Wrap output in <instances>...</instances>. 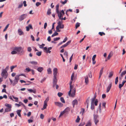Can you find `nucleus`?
Instances as JSON below:
<instances>
[{
	"label": "nucleus",
	"instance_id": "50",
	"mask_svg": "<svg viewBox=\"0 0 126 126\" xmlns=\"http://www.w3.org/2000/svg\"><path fill=\"white\" fill-rule=\"evenodd\" d=\"M23 5V3H21V4L19 5L18 6V8H21L22 7Z\"/></svg>",
	"mask_w": 126,
	"mask_h": 126
},
{
	"label": "nucleus",
	"instance_id": "47",
	"mask_svg": "<svg viewBox=\"0 0 126 126\" xmlns=\"http://www.w3.org/2000/svg\"><path fill=\"white\" fill-rule=\"evenodd\" d=\"M60 39V37H57L56 38H54V40L55 41H57L58 40Z\"/></svg>",
	"mask_w": 126,
	"mask_h": 126
},
{
	"label": "nucleus",
	"instance_id": "6",
	"mask_svg": "<svg viewBox=\"0 0 126 126\" xmlns=\"http://www.w3.org/2000/svg\"><path fill=\"white\" fill-rule=\"evenodd\" d=\"M19 75H16L15 77V79L14 80V83H13V85L14 86L16 84L19 79Z\"/></svg>",
	"mask_w": 126,
	"mask_h": 126
},
{
	"label": "nucleus",
	"instance_id": "56",
	"mask_svg": "<svg viewBox=\"0 0 126 126\" xmlns=\"http://www.w3.org/2000/svg\"><path fill=\"white\" fill-rule=\"evenodd\" d=\"M41 3L39 2H37L36 3V5L37 6H39L41 5Z\"/></svg>",
	"mask_w": 126,
	"mask_h": 126
},
{
	"label": "nucleus",
	"instance_id": "29",
	"mask_svg": "<svg viewBox=\"0 0 126 126\" xmlns=\"http://www.w3.org/2000/svg\"><path fill=\"white\" fill-rule=\"evenodd\" d=\"M91 125L92 123L90 121H89L87 123L86 126H91Z\"/></svg>",
	"mask_w": 126,
	"mask_h": 126
},
{
	"label": "nucleus",
	"instance_id": "17",
	"mask_svg": "<svg viewBox=\"0 0 126 126\" xmlns=\"http://www.w3.org/2000/svg\"><path fill=\"white\" fill-rule=\"evenodd\" d=\"M18 32L19 34L20 35H23L24 34V32L22 31L20 29H19L18 30Z\"/></svg>",
	"mask_w": 126,
	"mask_h": 126
},
{
	"label": "nucleus",
	"instance_id": "4",
	"mask_svg": "<svg viewBox=\"0 0 126 126\" xmlns=\"http://www.w3.org/2000/svg\"><path fill=\"white\" fill-rule=\"evenodd\" d=\"M1 76L5 79H6L8 76L7 71L4 70H3L1 73Z\"/></svg>",
	"mask_w": 126,
	"mask_h": 126
},
{
	"label": "nucleus",
	"instance_id": "42",
	"mask_svg": "<svg viewBox=\"0 0 126 126\" xmlns=\"http://www.w3.org/2000/svg\"><path fill=\"white\" fill-rule=\"evenodd\" d=\"M12 97L14 99H15V102H18V98L15 97L13 95L12 96Z\"/></svg>",
	"mask_w": 126,
	"mask_h": 126
},
{
	"label": "nucleus",
	"instance_id": "55",
	"mask_svg": "<svg viewBox=\"0 0 126 126\" xmlns=\"http://www.w3.org/2000/svg\"><path fill=\"white\" fill-rule=\"evenodd\" d=\"M27 50L29 52H31L32 50L31 48L30 47H28L27 48Z\"/></svg>",
	"mask_w": 126,
	"mask_h": 126
},
{
	"label": "nucleus",
	"instance_id": "38",
	"mask_svg": "<svg viewBox=\"0 0 126 126\" xmlns=\"http://www.w3.org/2000/svg\"><path fill=\"white\" fill-rule=\"evenodd\" d=\"M57 26L60 29H63L64 27V26L63 24H61L60 26Z\"/></svg>",
	"mask_w": 126,
	"mask_h": 126
},
{
	"label": "nucleus",
	"instance_id": "7",
	"mask_svg": "<svg viewBox=\"0 0 126 126\" xmlns=\"http://www.w3.org/2000/svg\"><path fill=\"white\" fill-rule=\"evenodd\" d=\"M27 15L26 14H24L20 16L19 18V20L20 21L23 20L27 17Z\"/></svg>",
	"mask_w": 126,
	"mask_h": 126
},
{
	"label": "nucleus",
	"instance_id": "3",
	"mask_svg": "<svg viewBox=\"0 0 126 126\" xmlns=\"http://www.w3.org/2000/svg\"><path fill=\"white\" fill-rule=\"evenodd\" d=\"M15 50L17 51V53L19 54H23L24 52L23 48L21 47H15Z\"/></svg>",
	"mask_w": 126,
	"mask_h": 126
},
{
	"label": "nucleus",
	"instance_id": "16",
	"mask_svg": "<svg viewBox=\"0 0 126 126\" xmlns=\"http://www.w3.org/2000/svg\"><path fill=\"white\" fill-rule=\"evenodd\" d=\"M78 104V101L77 99H75L72 102V104L73 105V107H74L75 105H77Z\"/></svg>",
	"mask_w": 126,
	"mask_h": 126
},
{
	"label": "nucleus",
	"instance_id": "33",
	"mask_svg": "<svg viewBox=\"0 0 126 126\" xmlns=\"http://www.w3.org/2000/svg\"><path fill=\"white\" fill-rule=\"evenodd\" d=\"M80 23L79 22H77L75 25V28L76 29H77L78 27H79L80 26Z\"/></svg>",
	"mask_w": 126,
	"mask_h": 126
},
{
	"label": "nucleus",
	"instance_id": "10",
	"mask_svg": "<svg viewBox=\"0 0 126 126\" xmlns=\"http://www.w3.org/2000/svg\"><path fill=\"white\" fill-rule=\"evenodd\" d=\"M96 96H95L94 98H93L92 100L91 105V109L93 110L94 108V106L93 104V102L96 99Z\"/></svg>",
	"mask_w": 126,
	"mask_h": 126
},
{
	"label": "nucleus",
	"instance_id": "24",
	"mask_svg": "<svg viewBox=\"0 0 126 126\" xmlns=\"http://www.w3.org/2000/svg\"><path fill=\"white\" fill-rule=\"evenodd\" d=\"M11 110V108H6L5 109V112H7L10 111Z\"/></svg>",
	"mask_w": 126,
	"mask_h": 126
},
{
	"label": "nucleus",
	"instance_id": "60",
	"mask_svg": "<svg viewBox=\"0 0 126 126\" xmlns=\"http://www.w3.org/2000/svg\"><path fill=\"white\" fill-rule=\"evenodd\" d=\"M45 46V44H42L41 45H40V48H44L43 47H44Z\"/></svg>",
	"mask_w": 126,
	"mask_h": 126
},
{
	"label": "nucleus",
	"instance_id": "41",
	"mask_svg": "<svg viewBox=\"0 0 126 126\" xmlns=\"http://www.w3.org/2000/svg\"><path fill=\"white\" fill-rule=\"evenodd\" d=\"M25 70L26 71V72H28L31 71V69L29 68H26Z\"/></svg>",
	"mask_w": 126,
	"mask_h": 126
},
{
	"label": "nucleus",
	"instance_id": "32",
	"mask_svg": "<svg viewBox=\"0 0 126 126\" xmlns=\"http://www.w3.org/2000/svg\"><path fill=\"white\" fill-rule=\"evenodd\" d=\"M118 77H117L115 78V84L116 85L117 84L118 82Z\"/></svg>",
	"mask_w": 126,
	"mask_h": 126
},
{
	"label": "nucleus",
	"instance_id": "25",
	"mask_svg": "<svg viewBox=\"0 0 126 126\" xmlns=\"http://www.w3.org/2000/svg\"><path fill=\"white\" fill-rule=\"evenodd\" d=\"M11 53L12 54H17V51L15 50V47L14 48L13 50L11 52Z\"/></svg>",
	"mask_w": 126,
	"mask_h": 126
},
{
	"label": "nucleus",
	"instance_id": "36",
	"mask_svg": "<svg viewBox=\"0 0 126 126\" xmlns=\"http://www.w3.org/2000/svg\"><path fill=\"white\" fill-rule=\"evenodd\" d=\"M60 100L63 103H65V101L63 97H61L60 98Z\"/></svg>",
	"mask_w": 126,
	"mask_h": 126
},
{
	"label": "nucleus",
	"instance_id": "18",
	"mask_svg": "<svg viewBox=\"0 0 126 126\" xmlns=\"http://www.w3.org/2000/svg\"><path fill=\"white\" fill-rule=\"evenodd\" d=\"M112 83H110L107 89V91L106 92L107 93L109 91H110V89L111 87L112 86Z\"/></svg>",
	"mask_w": 126,
	"mask_h": 126
},
{
	"label": "nucleus",
	"instance_id": "26",
	"mask_svg": "<svg viewBox=\"0 0 126 126\" xmlns=\"http://www.w3.org/2000/svg\"><path fill=\"white\" fill-rule=\"evenodd\" d=\"M47 73L48 74H51L52 73V71L51 69L50 68H48L47 70Z\"/></svg>",
	"mask_w": 126,
	"mask_h": 126
},
{
	"label": "nucleus",
	"instance_id": "54",
	"mask_svg": "<svg viewBox=\"0 0 126 126\" xmlns=\"http://www.w3.org/2000/svg\"><path fill=\"white\" fill-rule=\"evenodd\" d=\"M65 113V112L64 111H63L60 114L59 116V117H60L62 116Z\"/></svg>",
	"mask_w": 126,
	"mask_h": 126
},
{
	"label": "nucleus",
	"instance_id": "58",
	"mask_svg": "<svg viewBox=\"0 0 126 126\" xmlns=\"http://www.w3.org/2000/svg\"><path fill=\"white\" fill-rule=\"evenodd\" d=\"M44 115L42 114H41L40 115V118L42 119H43L44 118Z\"/></svg>",
	"mask_w": 126,
	"mask_h": 126
},
{
	"label": "nucleus",
	"instance_id": "9",
	"mask_svg": "<svg viewBox=\"0 0 126 126\" xmlns=\"http://www.w3.org/2000/svg\"><path fill=\"white\" fill-rule=\"evenodd\" d=\"M98 117V116L97 115H94V122L96 125H97V123L99 122V120L97 119Z\"/></svg>",
	"mask_w": 126,
	"mask_h": 126
},
{
	"label": "nucleus",
	"instance_id": "48",
	"mask_svg": "<svg viewBox=\"0 0 126 126\" xmlns=\"http://www.w3.org/2000/svg\"><path fill=\"white\" fill-rule=\"evenodd\" d=\"M9 25V24H8L6 26V27H5V28H4V30H3V31L4 32L7 29Z\"/></svg>",
	"mask_w": 126,
	"mask_h": 126
},
{
	"label": "nucleus",
	"instance_id": "30",
	"mask_svg": "<svg viewBox=\"0 0 126 126\" xmlns=\"http://www.w3.org/2000/svg\"><path fill=\"white\" fill-rule=\"evenodd\" d=\"M5 106L7 107V108H12V106L11 105L7 103L6 104H5Z\"/></svg>",
	"mask_w": 126,
	"mask_h": 126
},
{
	"label": "nucleus",
	"instance_id": "39",
	"mask_svg": "<svg viewBox=\"0 0 126 126\" xmlns=\"http://www.w3.org/2000/svg\"><path fill=\"white\" fill-rule=\"evenodd\" d=\"M42 52L41 51L37 52L36 53V54L38 56H40L41 55Z\"/></svg>",
	"mask_w": 126,
	"mask_h": 126
},
{
	"label": "nucleus",
	"instance_id": "51",
	"mask_svg": "<svg viewBox=\"0 0 126 126\" xmlns=\"http://www.w3.org/2000/svg\"><path fill=\"white\" fill-rule=\"evenodd\" d=\"M95 101L94 102V105L95 106H97V103L98 102V101L97 99H95Z\"/></svg>",
	"mask_w": 126,
	"mask_h": 126
},
{
	"label": "nucleus",
	"instance_id": "59",
	"mask_svg": "<svg viewBox=\"0 0 126 126\" xmlns=\"http://www.w3.org/2000/svg\"><path fill=\"white\" fill-rule=\"evenodd\" d=\"M96 55H94L93 56L92 59L93 61H94L95 60V58L96 57Z\"/></svg>",
	"mask_w": 126,
	"mask_h": 126
},
{
	"label": "nucleus",
	"instance_id": "14",
	"mask_svg": "<svg viewBox=\"0 0 126 126\" xmlns=\"http://www.w3.org/2000/svg\"><path fill=\"white\" fill-rule=\"evenodd\" d=\"M71 41L69 40L66 43L62 46L61 47V48L65 47L68 45L71 42Z\"/></svg>",
	"mask_w": 126,
	"mask_h": 126
},
{
	"label": "nucleus",
	"instance_id": "11",
	"mask_svg": "<svg viewBox=\"0 0 126 126\" xmlns=\"http://www.w3.org/2000/svg\"><path fill=\"white\" fill-rule=\"evenodd\" d=\"M126 74V70L124 71L121 74L119 77V79L121 80L122 79L123 77Z\"/></svg>",
	"mask_w": 126,
	"mask_h": 126
},
{
	"label": "nucleus",
	"instance_id": "34",
	"mask_svg": "<svg viewBox=\"0 0 126 126\" xmlns=\"http://www.w3.org/2000/svg\"><path fill=\"white\" fill-rule=\"evenodd\" d=\"M58 33L57 32H55L51 36L52 37H53L54 36H55L56 35H58Z\"/></svg>",
	"mask_w": 126,
	"mask_h": 126
},
{
	"label": "nucleus",
	"instance_id": "44",
	"mask_svg": "<svg viewBox=\"0 0 126 126\" xmlns=\"http://www.w3.org/2000/svg\"><path fill=\"white\" fill-rule=\"evenodd\" d=\"M68 0H65L64 1H61V2L63 4H64L66 3Z\"/></svg>",
	"mask_w": 126,
	"mask_h": 126
},
{
	"label": "nucleus",
	"instance_id": "52",
	"mask_svg": "<svg viewBox=\"0 0 126 126\" xmlns=\"http://www.w3.org/2000/svg\"><path fill=\"white\" fill-rule=\"evenodd\" d=\"M74 76V73H73L71 77V80H73V78Z\"/></svg>",
	"mask_w": 126,
	"mask_h": 126
},
{
	"label": "nucleus",
	"instance_id": "40",
	"mask_svg": "<svg viewBox=\"0 0 126 126\" xmlns=\"http://www.w3.org/2000/svg\"><path fill=\"white\" fill-rule=\"evenodd\" d=\"M113 75V73L112 72H111L109 73V78H111Z\"/></svg>",
	"mask_w": 126,
	"mask_h": 126
},
{
	"label": "nucleus",
	"instance_id": "22",
	"mask_svg": "<svg viewBox=\"0 0 126 126\" xmlns=\"http://www.w3.org/2000/svg\"><path fill=\"white\" fill-rule=\"evenodd\" d=\"M43 69V68L41 67H38L37 69V71L40 72H42Z\"/></svg>",
	"mask_w": 126,
	"mask_h": 126
},
{
	"label": "nucleus",
	"instance_id": "21",
	"mask_svg": "<svg viewBox=\"0 0 126 126\" xmlns=\"http://www.w3.org/2000/svg\"><path fill=\"white\" fill-rule=\"evenodd\" d=\"M29 63L34 65H36L38 63L37 62L34 61H30L29 62Z\"/></svg>",
	"mask_w": 126,
	"mask_h": 126
},
{
	"label": "nucleus",
	"instance_id": "27",
	"mask_svg": "<svg viewBox=\"0 0 126 126\" xmlns=\"http://www.w3.org/2000/svg\"><path fill=\"white\" fill-rule=\"evenodd\" d=\"M70 109L68 107L66 108L65 110H63L65 112H65H67L70 111Z\"/></svg>",
	"mask_w": 126,
	"mask_h": 126
},
{
	"label": "nucleus",
	"instance_id": "57",
	"mask_svg": "<svg viewBox=\"0 0 126 126\" xmlns=\"http://www.w3.org/2000/svg\"><path fill=\"white\" fill-rule=\"evenodd\" d=\"M47 106V103H44V106L43 107H44L45 109H46Z\"/></svg>",
	"mask_w": 126,
	"mask_h": 126
},
{
	"label": "nucleus",
	"instance_id": "46",
	"mask_svg": "<svg viewBox=\"0 0 126 126\" xmlns=\"http://www.w3.org/2000/svg\"><path fill=\"white\" fill-rule=\"evenodd\" d=\"M50 11V9H48L47 11V14L48 15H49L51 14V13Z\"/></svg>",
	"mask_w": 126,
	"mask_h": 126
},
{
	"label": "nucleus",
	"instance_id": "62",
	"mask_svg": "<svg viewBox=\"0 0 126 126\" xmlns=\"http://www.w3.org/2000/svg\"><path fill=\"white\" fill-rule=\"evenodd\" d=\"M67 39V37H66L64 39V40L63 41V43H64L65 42Z\"/></svg>",
	"mask_w": 126,
	"mask_h": 126
},
{
	"label": "nucleus",
	"instance_id": "43",
	"mask_svg": "<svg viewBox=\"0 0 126 126\" xmlns=\"http://www.w3.org/2000/svg\"><path fill=\"white\" fill-rule=\"evenodd\" d=\"M98 34L101 36H102L103 35H105V33L103 32H99Z\"/></svg>",
	"mask_w": 126,
	"mask_h": 126
},
{
	"label": "nucleus",
	"instance_id": "28",
	"mask_svg": "<svg viewBox=\"0 0 126 126\" xmlns=\"http://www.w3.org/2000/svg\"><path fill=\"white\" fill-rule=\"evenodd\" d=\"M28 91L30 92H33L35 94L36 92V91L35 90H33L32 89H28Z\"/></svg>",
	"mask_w": 126,
	"mask_h": 126
},
{
	"label": "nucleus",
	"instance_id": "2",
	"mask_svg": "<svg viewBox=\"0 0 126 126\" xmlns=\"http://www.w3.org/2000/svg\"><path fill=\"white\" fill-rule=\"evenodd\" d=\"M59 4H57L56 6V13L58 14V16L59 19L61 20H66V17H64V18H62V17L63 16V15L65 13L64 11L63 10H62L61 11L59 12Z\"/></svg>",
	"mask_w": 126,
	"mask_h": 126
},
{
	"label": "nucleus",
	"instance_id": "12",
	"mask_svg": "<svg viewBox=\"0 0 126 126\" xmlns=\"http://www.w3.org/2000/svg\"><path fill=\"white\" fill-rule=\"evenodd\" d=\"M55 104L59 107H61L63 106V104L60 102H54Z\"/></svg>",
	"mask_w": 126,
	"mask_h": 126
},
{
	"label": "nucleus",
	"instance_id": "23",
	"mask_svg": "<svg viewBox=\"0 0 126 126\" xmlns=\"http://www.w3.org/2000/svg\"><path fill=\"white\" fill-rule=\"evenodd\" d=\"M21 110H17L16 111V112L17 114H18V116L20 117H21V115L20 114V112H21Z\"/></svg>",
	"mask_w": 126,
	"mask_h": 126
},
{
	"label": "nucleus",
	"instance_id": "64",
	"mask_svg": "<svg viewBox=\"0 0 126 126\" xmlns=\"http://www.w3.org/2000/svg\"><path fill=\"white\" fill-rule=\"evenodd\" d=\"M106 97V95L105 94H103L102 95V97L103 98H105Z\"/></svg>",
	"mask_w": 126,
	"mask_h": 126
},
{
	"label": "nucleus",
	"instance_id": "45",
	"mask_svg": "<svg viewBox=\"0 0 126 126\" xmlns=\"http://www.w3.org/2000/svg\"><path fill=\"white\" fill-rule=\"evenodd\" d=\"M49 100V98L48 97H47L46 98L45 100L44 101V103H47V102Z\"/></svg>",
	"mask_w": 126,
	"mask_h": 126
},
{
	"label": "nucleus",
	"instance_id": "61",
	"mask_svg": "<svg viewBox=\"0 0 126 126\" xmlns=\"http://www.w3.org/2000/svg\"><path fill=\"white\" fill-rule=\"evenodd\" d=\"M123 85L121 84H119V89H121L122 87L123 86Z\"/></svg>",
	"mask_w": 126,
	"mask_h": 126
},
{
	"label": "nucleus",
	"instance_id": "1",
	"mask_svg": "<svg viewBox=\"0 0 126 126\" xmlns=\"http://www.w3.org/2000/svg\"><path fill=\"white\" fill-rule=\"evenodd\" d=\"M73 80H71L70 82V90L68 92V94L69 96L74 97L75 96L76 92V89L74 86L72 85V81Z\"/></svg>",
	"mask_w": 126,
	"mask_h": 126
},
{
	"label": "nucleus",
	"instance_id": "35",
	"mask_svg": "<svg viewBox=\"0 0 126 126\" xmlns=\"http://www.w3.org/2000/svg\"><path fill=\"white\" fill-rule=\"evenodd\" d=\"M103 69H104L103 67H102L101 68V69L100 71V72H99V74H100V75H102V74L103 72Z\"/></svg>",
	"mask_w": 126,
	"mask_h": 126
},
{
	"label": "nucleus",
	"instance_id": "49",
	"mask_svg": "<svg viewBox=\"0 0 126 126\" xmlns=\"http://www.w3.org/2000/svg\"><path fill=\"white\" fill-rule=\"evenodd\" d=\"M63 95V94L60 92H59L58 93V95L59 97H61Z\"/></svg>",
	"mask_w": 126,
	"mask_h": 126
},
{
	"label": "nucleus",
	"instance_id": "8",
	"mask_svg": "<svg viewBox=\"0 0 126 126\" xmlns=\"http://www.w3.org/2000/svg\"><path fill=\"white\" fill-rule=\"evenodd\" d=\"M44 48L45 52L47 53H50L51 51L49 50L52 49V48L51 47H48V48H47L46 47H45Z\"/></svg>",
	"mask_w": 126,
	"mask_h": 126
},
{
	"label": "nucleus",
	"instance_id": "19",
	"mask_svg": "<svg viewBox=\"0 0 126 126\" xmlns=\"http://www.w3.org/2000/svg\"><path fill=\"white\" fill-rule=\"evenodd\" d=\"M85 82L86 84H87L88 83V76H86L85 77Z\"/></svg>",
	"mask_w": 126,
	"mask_h": 126
},
{
	"label": "nucleus",
	"instance_id": "13",
	"mask_svg": "<svg viewBox=\"0 0 126 126\" xmlns=\"http://www.w3.org/2000/svg\"><path fill=\"white\" fill-rule=\"evenodd\" d=\"M58 79H53V87L54 88L57 84Z\"/></svg>",
	"mask_w": 126,
	"mask_h": 126
},
{
	"label": "nucleus",
	"instance_id": "63",
	"mask_svg": "<svg viewBox=\"0 0 126 126\" xmlns=\"http://www.w3.org/2000/svg\"><path fill=\"white\" fill-rule=\"evenodd\" d=\"M88 75L89 76V77L91 78L92 77V75L91 74V72H90V73H89Z\"/></svg>",
	"mask_w": 126,
	"mask_h": 126
},
{
	"label": "nucleus",
	"instance_id": "15",
	"mask_svg": "<svg viewBox=\"0 0 126 126\" xmlns=\"http://www.w3.org/2000/svg\"><path fill=\"white\" fill-rule=\"evenodd\" d=\"M26 31H29L30 28L31 29H33L32 25L30 24H29L28 26H26Z\"/></svg>",
	"mask_w": 126,
	"mask_h": 126
},
{
	"label": "nucleus",
	"instance_id": "31",
	"mask_svg": "<svg viewBox=\"0 0 126 126\" xmlns=\"http://www.w3.org/2000/svg\"><path fill=\"white\" fill-rule=\"evenodd\" d=\"M64 55L67 58V59H68V53L66 51H65L64 52Z\"/></svg>",
	"mask_w": 126,
	"mask_h": 126
},
{
	"label": "nucleus",
	"instance_id": "53",
	"mask_svg": "<svg viewBox=\"0 0 126 126\" xmlns=\"http://www.w3.org/2000/svg\"><path fill=\"white\" fill-rule=\"evenodd\" d=\"M56 31L57 32H60L61 31L60 30H59V29L60 28L58 26H57L56 27Z\"/></svg>",
	"mask_w": 126,
	"mask_h": 126
},
{
	"label": "nucleus",
	"instance_id": "5",
	"mask_svg": "<svg viewBox=\"0 0 126 126\" xmlns=\"http://www.w3.org/2000/svg\"><path fill=\"white\" fill-rule=\"evenodd\" d=\"M53 79H57V74L58 73V69L56 68H55L53 69Z\"/></svg>",
	"mask_w": 126,
	"mask_h": 126
},
{
	"label": "nucleus",
	"instance_id": "37",
	"mask_svg": "<svg viewBox=\"0 0 126 126\" xmlns=\"http://www.w3.org/2000/svg\"><path fill=\"white\" fill-rule=\"evenodd\" d=\"M80 120V118L79 116H78L77 117V118L76 120V122L77 123H78L79 122Z\"/></svg>",
	"mask_w": 126,
	"mask_h": 126
},
{
	"label": "nucleus",
	"instance_id": "20",
	"mask_svg": "<svg viewBox=\"0 0 126 126\" xmlns=\"http://www.w3.org/2000/svg\"><path fill=\"white\" fill-rule=\"evenodd\" d=\"M113 55V52L112 51H111L109 55H108L107 59L108 60H109L110 58Z\"/></svg>",
	"mask_w": 126,
	"mask_h": 126
}]
</instances>
